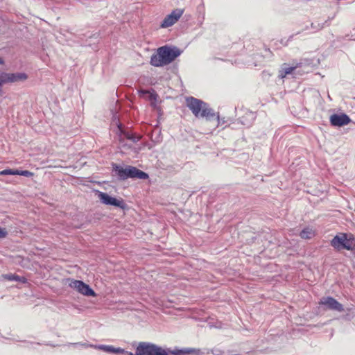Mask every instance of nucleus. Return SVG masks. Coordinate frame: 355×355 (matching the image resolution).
I'll return each mask as SVG.
<instances>
[{
	"instance_id": "19",
	"label": "nucleus",
	"mask_w": 355,
	"mask_h": 355,
	"mask_svg": "<svg viewBox=\"0 0 355 355\" xmlns=\"http://www.w3.org/2000/svg\"><path fill=\"white\" fill-rule=\"evenodd\" d=\"M8 235V232L6 228H1L0 227V239L6 238Z\"/></svg>"
},
{
	"instance_id": "2",
	"label": "nucleus",
	"mask_w": 355,
	"mask_h": 355,
	"mask_svg": "<svg viewBox=\"0 0 355 355\" xmlns=\"http://www.w3.org/2000/svg\"><path fill=\"white\" fill-rule=\"evenodd\" d=\"M186 103L187 106L196 117L205 118L207 121L215 119L218 121L219 115L204 101L191 96L187 98Z\"/></svg>"
},
{
	"instance_id": "18",
	"label": "nucleus",
	"mask_w": 355,
	"mask_h": 355,
	"mask_svg": "<svg viewBox=\"0 0 355 355\" xmlns=\"http://www.w3.org/2000/svg\"><path fill=\"white\" fill-rule=\"evenodd\" d=\"M196 352L195 349H187L185 350H180L177 352H174L175 354H191Z\"/></svg>"
},
{
	"instance_id": "14",
	"label": "nucleus",
	"mask_w": 355,
	"mask_h": 355,
	"mask_svg": "<svg viewBox=\"0 0 355 355\" xmlns=\"http://www.w3.org/2000/svg\"><path fill=\"white\" fill-rule=\"evenodd\" d=\"M300 235L301 238H302L304 239H310L314 236L315 233L312 229L306 227V228H304L300 232Z\"/></svg>"
},
{
	"instance_id": "3",
	"label": "nucleus",
	"mask_w": 355,
	"mask_h": 355,
	"mask_svg": "<svg viewBox=\"0 0 355 355\" xmlns=\"http://www.w3.org/2000/svg\"><path fill=\"white\" fill-rule=\"evenodd\" d=\"M113 170L121 180H125L128 178L146 180L148 175L137 168L135 166H127L125 168L117 164H113Z\"/></svg>"
},
{
	"instance_id": "10",
	"label": "nucleus",
	"mask_w": 355,
	"mask_h": 355,
	"mask_svg": "<svg viewBox=\"0 0 355 355\" xmlns=\"http://www.w3.org/2000/svg\"><path fill=\"white\" fill-rule=\"evenodd\" d=\"M320 304L325 306L330 310L342 312L344 311L343 306L332 297H322L320 300Z\"/></svg>"
},
{
	"instance_id": "11",
	"label": "nucleus",
	"mask_w": 355,
	"mask_h": 355,
	"mask_svg": "<svg viewBox=\"0 0 355 355\" xmlns=\"http://www.w3.org/2000/svg\"><path fill=\"white\" fill-rule=\"evenodd\" d=\"M330 122L333 126H343L347 125L350 122L349 117L345 114H332L330 116Z\"/></svg>"
},
{
	"instance_id": "4",
	"label": "nucleus",
	"mask_w": 355,
	"mask_h": 355,
	"mask_svg": "<svg viewBox=\"0 0 355 355\" xmlns=\"http://www.w3.org/2000/svg\"><path fill=\"white\" fill-rule=\"evenodd\" d=\"M331 245L338 250H352L355 247L354 238L352 234L340 233L331 241Z\"/></svg>"
},
{
	"instance_id": "16",
	"label": "nucleus",
	"mask_w": 355,
	"mask_h": 355,
	"mask_svg": "<svg viewBox=\"0 0 355 355\" xmlns=\"http://www.w3.org/2000/svg\"><path fill=\"white\" fill-rule=\"evenodd\" d=\"M6 278L8 280L17 281V282H24L23 279H24V277H21L17 275H13V274L6 275Z\"/></svg>"
},
{
	"instance_id": "21",
	"label": "nucleus",
	"mask_w": 355,
	"mask_h": 355,
	"mask_svg": "<svg viewBox=\"0 0 355 355\" xmlns=\"http://www.w3.org/2000/svg\"><path fill=\"white\" fill-rule=\"evenodd\" d=\"M1 175H12V169H5L0 171Z\"/></svg>"
},
{
	"instance_id": "24",
	"label": "nucleus",
	"mask_w": 355,
	"mask_h": 355,
	"mask_svg": "<svg viewBox=\"0 0 355 355\" xmlns=\"http://www.w3.org/2000/svg\"><path fill=\"white\" fill-rule=\"evenodd\" d=\"M140 92L142 93V94H147V93H148V91L141 90Z\"/></svg>"
},
{
	"instance_id": "17",
	"label": "nucleus",
	"mask_w": 355,
	"mask_h": 355,
	"mask_svg": "<svg viewBox=\"0 0 355 355\" xmlns=\"http://www.w3.org/2000/svg\"><path fill=\"white\" fill-rule=\"evenodd\" d=\"M324 24L318 23L317 24H315L314 23H312L311 26L313 29H314L315 31H320V30L324 28Z\"/></svg>"
},
{
	"instance_id": "20",
	"label": "nucleus",
	"mask_w": 355,
	"mask_h": 355,
	"mask_svg": "<svg viewBox=\"0 0 355 355\" xmlns=\"http://www.w3.org/2000/svg\"><path fill=\"white\" fill-rule=\"evenodd\" d=\"M21 173V175L22 176H25V177H28V178H30V177H32L33 175V173L29 171H21L20 172Z\"/></svg>"
},
{
	"instance_id": "12",
	"label": "nucleus",
	"mask_w": 355,
	"mask_h": 355,
	"mask_svg": "<svg viewBox=\"0 0 355 355\" xmlns=\"http://www.w3.org/2000/svg\"><path fill=\"white\" fill-rule=\"evenodd\" d=\"M91 347H94L96 349H98L101 350H103V352H107V353H121L123 354L124 355H134L133 353L129 352L127 351H125L123 349H121L120 347H114L112 345H90Z\"/></svg>"
},
{
	"instance_id": "22",
	"label": "nucleus",
	"mask_w": 355,
	"mask_h": 355,
	"mask_svg": "<svg viewBox=\"0 0 355 355\" xmlns=\"http://www.w3.org/2000/svg\"><path fill=\"white\" fill-rule=\"evenodd\" d=\"M21 171V170H18V169H12V175H21V173L20 172Z\"/></svg>"
},
{
	"instance_id": "1",
	"label": "nucleus",
	"mask_w": 355,
	"mask_h": 355,
	"mask_svg": "<svg viewBox=\"0 0 355 355\" xmlns=\"http://www.w3.org/2000/svg\"><path fill=\"white\" fill-rule=\"evenodd\" d=\"M181 54V51L175 47L165 45L157 49V52L150 58V64L157 67H164L171 63Z\"/></svg>"
},
{
	"instance_id": "9",
	"label": "nucleus",
	"mask_w": 355,
	"mask_h": 355,
	"mask_svg": "<svg viewBox=\"0 0 355 355\" xmlns=\"http://www.w3.org/2000/svg\"><path fill=\"white\" fill-rule=\"evenodd\" d=\"M182 14L183 10L181 9H176L173 10L171 14L168 15L164 18L160 26L162 28H168L173 26L178 21V19L181 17Z\"/></svg>"
},
{
	"instance_id": "23",
	"label": "nucleus",
	"mask_w": 355,
	"mask_h": 355,
	"mask_svg": "<svg viewBox=\"0 0 355 355\" xmlns=\"http://www.w3.org/2000/svg\"><path fill=\"white\" fill-rule=\"evenodd\" d=\"M4 63V60L2 58H0V64H3Z\"/></svg>"
},
{
	"instance_id": "8",
	"label": "nucleus",
	"mask_w": 355,
	"mask_h": 355,
	"mask_svg": "<svg viewBox=\"0 0 355 355\" xmlns=\"http://www.w3.org/2000/svg\"><path fill=\"white\" fill-rule=\"evenodd\" d=\"M98 198L101 202L107 205H112L121 209H125L126 207L125 203L122 199L113 198L107 193L99 192Z\"/></svg>"
},
{
	"instance_id": "6",
	"label": "nucleus",
	"mask_w": 355,
	"mask_h": 355,
	"mask_svg": "<svg viewBox=\"0 0 355 355\" xmlns=\"http://www.w3.org/2000/svg\"><path fill=\"white\" fill-rule=\"evenodd\" d=\"M28 78L25 73H0V95L1 94V86L6 83H12L23 81Z\"/></svg>"
},
{
	"instance_id": "7",
	"label": "nucleus",
	"mask_w": 355,
	"mask_h": 355,
	"mask_svg": "<svg viewBox=\"0 0 355 355\" xmlns=\"http://www.w3.org/2000/svg\"><path fill=\"white\" fill-rule=\"evenodd\" d=\"M69 286L85 296H96L95 292L83 281L71 279Z\"/></svg>"
},
{
	"instance_id": "5",
	"label": "nucleus",
	"mask_w": 355,
	"mask_h": 355,
	"mask_svg": "<svg viewBox=\"0 0 355 355\" xmlns=\"http://www.w3.org/2000/svg\"><path fill=\"white\" fill-rule=\"evenodd\" d=\"M134 355H168V352L155 344L142 342L138 345Z\"/></svg>"
},
{
	"instance_id": "13",
	"label": "nucleus",
	"mask_w": 355,
	"mask_h": 355,
	"mask_svg": "<svg viewBox=\"0 0 355 355\" xmlns=\"http://www.w3.org/2000/svg\"><path fill=\"white\" fill-rule=\"evenodd\" d=\"M118 128H119V130L121 133V136L123 137L124 138H126L127 139L130 140L132 142H137V141H139V137H137L134 136L133 135L130 134V132H123L122 130V128H121V123H119L118 125Z\"/></svg>"
},
{
	"instance_id": "15",
	"label": "nucleus",
	"mask_w": 355,
	"mask_h": 355,
	"mask_svg": "<svg viewBox=\"0 0 355 355\" xmlns=\"http://www.w3.org/2000/svg\"><path fill=\"white\" fill-rule=\"evenodd\" d=\"M297 66L295 67H288L286 64H284V67H282L280 71L279 76L282 78H284L286 75L291 73L295 69Z\"/></svg>"
}]
</instances>
